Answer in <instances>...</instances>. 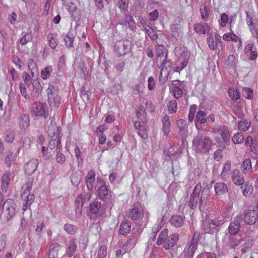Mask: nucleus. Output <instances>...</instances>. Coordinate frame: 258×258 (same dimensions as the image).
I'll return each instance as SVG.
<instances>
[{"mask_svg":"<svg viewBox=\"0 0 258 258\" xmlns=\"http://www.w3.org/2000/svg\"><path fill=\"white\" fill-rule=\"evenodd\" d=\"M213 145L212 140L209 137L203 135L197 136L192 140V149L198 154L208 153Z\"/></svg>","mask_w":258,"mask_h":258,"instance_id":"1","label":"nucleus"},{"mask_svg":"<svg viewBox=\"0 0 258 258\" xmlns=\"http://www.w3.org/2000/svg\"><path fill=\"white\" fill-rule=\"evenodd\" d=\"M132 43L127 39L116 41L114 45V52L117 57L124 56L131 51Z\"/></svg>","mask_w":258,"mask_h":258,"instance_id":"2","label":"nucleus"},{"mask_svg":"<svg viewBox=\"0 0 258 258\" xmlns=\"http://www.w3.org/2000/svg\"><path fill=\"white\" fill-rule=\"evenodd\" d=\"M19 209L15 202L11 199L5 201L2 206L3 213L6 216L7 221L12 220Z\"/></svg>","mask_w":258,"mask_h":258,"instance_id":"3","label":"nucleus"},{"mask_svg":"<svg viewBox=\"0 0 258 258\" xmlns=\"http://www.w3.org/2000/svg\"><path fill=\"white\" fill-rule=\"evenodd\" d=\"M48 106L46 103L37 102L32 105L31 113L35 116L47 118L49 116Z\"/></svg>","mask_w":258,"mask_h":258,"instance_id":"4","label":"nucleus"},{"mask_svg":"<svg viewBox=\"0 0 258 258\" xmlns=\"http://www.w3.org/2000/svg\"><path fill=\"white\" fill-rule=\"evenodd\" d=\"M48 102L49 104H54V106L58 107L61 102V98L58 95V90L57 87L49 85L47 89Z\"/></svg>","mask_w":258,"mask_h":258,"instance_id":"5","label":"nucleus"},{"mask_svg":"<svg viewBox=\"0 0 258 258\" xmlns=\"http://www.w3.org/2000/svg\"><path fill=\"white\" fill-rule=\"evenodd\" d=\"M210 188L208 185H206L203 188L200 194L199 199V209L201 211H203L206 208L209 206L210 204Z\"/></svg>","mask_w":258,"mask_h":258,"instance_id":"6","label":"nucleus"},{"mask_svg":"<svg viewBox=\"0 0 258 258\" xmlns=\"http://www.w3.org/2000/svg\"><path fill=\"white\" fill-rule=\"evenodd\" d=\"M201 189V183H199L195 187L193 192L190 196L188 206L192 210L196 209L197 207L198 201L200 197Z\"/></svg>","mask_w":258,"mask_h":258,"instance_id":"7","label":"nucleus"},{"mask_svg":"<svg viewBox=\"0 0 258 258\" xmlns=\"http://www.w3.org/2000/svg\"><path fill=\"white\" fill-rule=\"evenodd\" d=\"M219 133L222 137V139L220 138H216L215 141L217 144L220 142L223 143L225 145L230 144V135L228 128L225 125H221L219 127Z\"/></svg>","mask_w":258,"mask_h":258,"instance_id":"8","label":"nucleus"},{"mask_svg":"<svg viewBox=\"0 0 258 258\" xmlns=\"http://www.w3.org/2000/svg\"><path fill=\"white\" fill-rule=\"evenodd\" d=\"M243 215L244 222L247 225H253L258 221V212L256 210H245Z\"/></svg>","mask_w":258,"mask_h":258,"instance_id":"9","label":"nucleus"},{"mask_svg":"<svg viewBox=\"0 0 258 258\" xmlns=\"http://www.w3.org/2000/svg\"><path fill=\"white\" fill-rule=\"evenodd\" d=\"M208 36L207 42L211 49L214 50L218 47L222 48V44L220 35L215 33L213 36L212 34H210Z\"/></svg>","mask_w":258,"mask_h":258,"instance_id":"10","label":"nucleus"},{"mask_svg":"<svg viewBox=\"0 0 258 258\" xmlns=\"http://www.w3.org/2000/svg\"><path fill=\"white\" fill-rule=\"evenodd\" d=\"M91 214L102 216L105 212V208L102 206L100 202L95 201L89 205Z\"/></svg>","mask_w":258,"mask_h":258,"instance_id":"11","label":"nucleus"},{"mask_svg":"<svg viewBox=\"0 0 258 258\" xmlns=\"http://www.w3.org/2000/svg\"><path fill=\"white\" fill-rule=\"evenodd\" d=\"M119 24L133 31H135L137 29L136 22L133 17L129 14H125L123 18L119 22Z\"/></svg>","mask_w":258,"mask_h":258,"instance_id":"12","label":"nucleus"},{"mask_svg":"<svg viewBox=\"0 0 258 258\" xmlns=\"http://www.w3.org/2000/svg\"><path fill=\"white\" fill-rule=\"evenodd\" d=\"M241 217H237L233 221L231 222L228 228L230 235H236L239 232L241 225L240 221Z\"/></svg>","mask_w":258,"mask_h":258,"instance_id":"13","label":"nucleus"},{"mask_svg":"<svg viewBox=\"0 0 258 258\" xmlns=\"http://www.w3.org/2000/svg\"><path fill=\"white\" fill-rule=\"evenodd\" d=\"M177 126L178 130V134L181 136L183 142L186 139L188 133L186 121L183 119H179L177 121Z\"/></svg>","mask_w":258,"mask_h":258,"instance_id":"14","label":"nucleus"},{"mask_svg":"<svg viewBox=\"0 0 258 258\" xmlns=\"http://www.w3.org/2000/svg\"><path fill=\"white\" fill-rule=\"evenodd\" d=\"M202 228L206 233L213 234L218 232L217 228L212 224V221L210 219L203 222Z\"/></svg>","mask_w":258,"mask_h":258,"instance_id":"15","label":"nucleus"},{"mask_svg":"<svg viewBox=\"0 0 258 258\" xmlns=\"http://www.w3.org/2000/svg\"><path fill=\"white\" fill-rule=\"evenodd\" d=\"M38 163V159L35 158L28 162L24 166L25 173L28 175L32 174L37 169Z\"/></svg>","mask_w":258,"mask_h":258,"instance_id":"16","label":"nucleus"},{"mask_svg":"<svg viewBox=\"0 0 258 258\" xmlns=\"http://www.w3.org/2000/svg\"><path fill=\"white\" fill-rule=\"evenodd\" d=\"M179 235L176 233L170 235L165 240L164 247L166 250L172 248L178 240Z\"/></svg>","mask_w":258,"mask_h":258,"instance_id":"17","label":"nucleus"},{"mask_svg":"<svg viewBox=\"0 0 258 258\" xmlns=\"http://www.w3.org/2000/svg\"><path fill=\"white\" fill-rule=\"evenodd\" d=\"M194 30L197 33L204 34L208 33L210 30V27L206 23L200 22L194 25Z\"/></svg>","mask_w":258,"mask_h":258,"instance_id":"18","label":"nucleus"},{"mask_svg":"<svg viewBox=\"0 0 258 258\" xmlns=\"http://www.w3.org/2000/svg\"><path fill=\"white\" fill-rule=\"evenodd\" d=\"M207 121L206 113L202 110L198 111L196 115L195 124L197 129L199 130V123L203 124Z\"/></svg>","mask_w":258,"mask_h":258,"instance_id":"19","label":"nucleus"},{"mask_svg":"<svg viewBox=\"0 0 258 258\" xmlns=\"http://www.w3.org/2000/svg\"><path fill=\"white\" fill-rule=\"evenodd\" d=\"M95 180V174L93 170L88 172L86 179V185L89 191H91L94 188Z\"/></svg>","mask_w":258,"mask_h":258,"instance_id":"20","label":"nucleus"},{"mask_svg":"<svg viewBox=\"0 0 258 258\" xmlns=\"http://www.w3.org/2000/svg\"><path fill=\"white\" fill-rule=\"evenodd\" d=\"M214 189L217 196L224 195L228 191L227 184L222 182L216 183L214 185Z\"/></svg>","mask_w":258,"mask_h":258,"instance_id":"21","label":"nucleus"},{"mask_svg":"<svg viewBox=\"0 0 258 258\" xmlns=\"http://www.w3.org/2000/svg\"><path fill=\"white\" fill-rule=\"evenodd\" d=\"M76 239L72 238L69 242L66 249V254L68 257H71L74 254L77 249Z\"/></svg>","mask_w":258,"mask_h":258,"instance_id":"22","label":"nucleus"},{"mask_svg":"<svg viewBox=\"0 0 258 258\" xmlns=\"http://www.w3.org/2000/svg\"><path fill=\"white\" fill-rule=\"evenodd\" d=\"M233 182L236 185H242L244 183V178L238 170H234L232 173Z\"/></svg>","mask_w":258,"mask_h":258,"instance_id":"23","label":"nucleus"},{"mask_svg":"<svg viewBox=\"0 0 258 258\" xmlns=\"http://www.w3.org/2000/svg\"><path fill=\"white\" fill-rule=\"evenodd\" d=\"M10 172L6 171L1 178L2 189L6 192L10 183Z\"/></svg>","mask_w":258,"mask_h":258,"instance_id":"24","label":"nucleus"},{"mask_svg":"<svg viewBox=\"0 0 258 258\" xmlns=\"http://www.w3.org/2000/svg\"><path fill=\"white\" fill-rule=\"evenodd\" d=\"M162 131L166 136L168 135L170 132L171 123L169 116L166 114L162 118Z\"/></svg>","mask_w":258,"mask_h":258,"instance_id":"25","label":"nucleus"},{"mask_svg":"<svg viewBox=\"0 0 258 258\" xmlns=\"http://www.w3.org/2000/svg\"><path fill=\"white\" fill-rule=\"evenodd\" d=\"M131 228V222L124 220L119 226V232L121 235H126L130 232Z\"/></svg>","mask_w":258,"mask_h":258,"instance_id":"26","label":"nucleus"},{"mask_svg":"<svg viewBox=\"0 0 258 258\" xmlns=\"http://www.w3.org/2000/svg\"><path fill=\"white\" fill-rule=\"evenodd\" d=\"M197 245L193 244L186 245L184 250L185 258H193L196 251L197 249Z\"/></svg>","mask_w":258,"mask_h":258,"instance_id":"27","label":"nucleus"},{"mask_svg":"<svg viewBox=\"0 0 258 258\" xmlns=\"http://www.w3.org/2000/svg\"><path fill=\"white\" fill-rule=\"evenodd\" d=\"M241 239L238 236L235 235H230L228 238L227 245L230 248H234L239 245Z\"/></svg>","mask_w":258,"mask_h":258,"instance_id":"28","label":"nucleus"},{"mask_svg":"<svg viewBox=\"0 0 258 258\" xmlns=\"http://www.w3.org/2000/svg\"><path fill=\"white\" fill-rule=\"evenodd\" d=\"M170 223L175 227H181L184 223L183 218L181 216L173 215L170 219Z\"/></svg>","mask_w":258,"mask_h":258,"instance_id":"29","label":"nucleus"},{"mask_svg":"<svg viewBox=\"0 0 258 258\" xmlns=\"http://www.w3.org/2000/svg\"><path fill=\"white\" fill-rule=\"evenodd\" d=\"M60 247L61 245L57 242L51 244L49 247V257L56 258L58 255V252Z\"/></svg>","mask_w":258,"mask_h":258,"instance_id":"30","label":"nucleus"},{"mask_svg":"<svg viewBox=\"0 0 258 258\" xmlns=\"http://www.w3.org/2000/svg\"><path fill=\"white\" fill-rule=\"evenodd\" d=\"M28 65L29 70L31 71V76H32V78L36 79L39 74L36 62L33 59H29Z\"/></svg>","mask_w":258,"mask_h":258,"instance_id":"31","label":"nucleus"},{"mask_svg":"<svg viewBox=\"0 0 258 258\" xmlns=\"http://www.w3.org/2000/svg\"><path fill=\"white\" fill-rule=\"evenodd\" d=\"M172 66V62L171 59H168V58H164L162 60V63L161 65V70L162 72L165 71V73H169L170 72Z\"/></svg>","mask_w":258,"mask_h":258,"instance_id":"32","label":"nucleus"},{"mask_svg":"<svg viewBox=\"0 0 258 258\" xmlns=\"http://www.w3.org/2000/svg\"><path fill=\"white\" fill-rule=\"evenodd\" d=\"M200 13L202 19L205 21L209 19L210 9L206 4H202L200 7Z\"/></svg>","mask_w":258,"mask_h":258,"instance_id":"33","label":"nucleus"},{"mask_svg":"<svg viewBox=\"0 0 258 258\" xmlns=\"http://www.w3.org/2000/svg\"><path fill=\"white\" fill-rule=\"evenodd\" d=\"M181 58H178L174 64V67L172 68L173 72L180 73L187 65L186 61H182Z\"/></svg>","mask_w":258,"mask_h":258,"instance_id":"34","label":"nucleus"},{"mask_svg":"<svg viewBox=\"0 0 258 258\" xmlns=\"http://www.w3.org/2000/svg\"><path fill=\"white\" fill-rule=\"evenodd\" d=\"M241 168L242 172L244 174L252 172L251 162L249 158L246 159L243 161Z\"/></svg>","mask_w":258,"mask_h":258,"instance_id":"35","label":"nucleus"},{"mask_svg":"<svg viewBox=\"0 0 258 258\" xmlns=\"http://www.w3.org/2000/svg\"><path fill=\"white\" fill-rule=\"evenodd\" d=\"M97 195L98 198L103 201L107 199L108 195V188L105 185L100 186L97 190Z\"/></svg>","mask_w":258,"mask_h":258,"instance_id":"36","label":"nucleus"},{"mask_svg":"<svg viewBox=\"0 0 258 258\" xmlns=\"http://www.w3.org/2000/svg\"><path fill=\"white\" fill-rule=\"evenodd\" d=\"M156 52L157 56L160 57L161 60L164 59V58H168V50L163 45H158L157 47Z\"/></svg>","mask_w":258,"mask_h":258,"instance_id":"37","label":"nucleus"},{"mask_svg":"<svg viewBox=\"0 0 258 258\" xmlns=\"http://www.w3.org/2000/svg\"><path fill=\"white\" fill-rule=\"evenodd\" d=\"M143 215L141 210L135 207L131 210L129 216L133 220H137Z\"/></svg>","mask_w":258,"mask_h":258,"instance_id":"38","label":"nucleus"},{"mask_svg":"<svg viewBox=\"0 0 258 258\" xmlns=\"http://www.w3.org/2000/svg\"><path fill=\"white\" fill-rule=\"evenodd\" d=\"M19 123L21 128L26 129L30 125L29 116L26 114H23L20 117Z\"/></svg>","mask_w":258,"mask_h":258,"instance_id":"39","label":"nucleus"},{"mask_svg":"<svg viewBox=\"0 0 258 258\" xmlns=\"http://www.w3.org/2000/svg\"><path fill=\"white\" fill-rule=\"evenodd\" d=\"M246 22L248 27L258 24V21L254 19V15L251 12H246Z\"/></svg>","mask_w":258,"mask_h":258,"instance_id":"40","label":"nucleus"},{"mask_svg":"<svg viewBox=\"0 0 258 258\" xmlns=\"http://www.w3.org/2000/svg\"><path fill=\"white\" fill-rule=\"evenodd\" d=\"M136 244V238L135 236L132 235L130 236V238H129L126 243L123 245V248L125 249V252L123 253H125L127 250L133 248Z\"/></svg>","mask_w":258,"mask_h":258,"instance_id":"41","label":"nucleus"},{"mask_svg":"<svg viewBox=\"0 0 258 258\" xmlns=\"http://www.w3.org/2000/svg\"><path fill=\"white\" fill-rule=\"evenodd\" d=\"M218 144L220 149L217 150L214 152V158L217 161H219L222 158V151L225 149L226 145L221 142Z\"/></svg>","mask_w":258,"mask_h":258,"instance_id":"42","label":"nucleus"},{"mask_svg":"<svg viewBox=\"0 0 258 258\" xmlns=\"http://www.w3.org/2000/svg\"><path fill=\"white\" fill-rule=\"evenodd\" d=\"M233 112L239 118L243 119L245 117L242 107L237 104L233 105L232 107Z\"/></svg>","mask_w":258,"mask_h":258,"instance_id":"43","label":"nucleus"},{"mask_svg":"<svg viewBox=\"0 0 258 258\" xmlns=\"http://www.w3.org/2000/svg\"><path fill=\"white\" fill-rule=\"evenodd\" d=\"M168 230L167 229H164L163 230H162L156 241L157 244L158 245H160L164 242H165L167 238L169 237L168 236Z\"/></svg>","mask_w":258,"mask_h":258,"instance_id":"44","label":"nucleus"},{"mask_svg":"<svg viewBox=\"0 0 258 258\" xmlns=\"http://www.w3.org/2000/svg\"><path fill=\"white\" fill-rule=\"evenodd\" d=\"M21 197L27 204L31 205L35 199L34 195L31 194L30 192H23L21 194Z\"/></svg>","mask_w":258,"mask_h":258,"instance_id":"45","label":"nucleus"},{"mask_svg":"<svg viewBox=\"0 0 258 258\" xmlns=\"http://www.w3.org/2000/svg\"><path fill=\"white\" fill-rule=\"evenodd\" d=\"M82 194L79 195L75 201V204L76 206V213L81 214L82 208L84 206L82 200Z\"/></svg>","mask_w":258,"mask_h":258,"instance_id":"46","label":"nucleus"},{"mask_svg":"<svg viewBox=\"0 0 258 258\" xmlns=\"http://www.w3.org/2000/svg\"><path fill=\"white\" fill-rule=\"evenodd\" d=\"M61 127L60 126L56 127L55 131L50 129V126L48 127V136L50 139H57V138L60 135Z\"/></svg>","mask_w":258,"mask_h":258,"instance_id":"47","label":"nucleus"},{"mask_svg":"<svg viewBox=\"0 0 258 258\" xmlns=\"http://www.w3.org/2000/svg\"><path fill=\"white\" fill-rule=\"evenodd\" d=\"M218 220L223 224L224 223L226 222L230 217L229 211L228 209H226L225 211L222 213L220 215H217L215 216Z\"/></svg>","mask_w":258,"mask_h":258,"instance_id":"48","label":"nucleus"},{"mask_svg":"<svg viewBox=\"0 0 258 258\" xmlns=\"http://www.w3.org/2000/svg\"><path fill=\"white\" fill-rule=\"evenodd\" d=\"M63 229L68 234L71 235L75 234L78 230V228L76 226L68 223L64 225Z\"/></svg>","mask_w":258,"mask_h":258,"instance_id":"49","label":"nucleus"},{"mask_svg":"<svg viewBox=\"0 0 258 258\" xmlns=\"http://www.w3.org/2000/svg\"><path fill=\"white\" fill-rule=\"evenodd\" d=\"M231 163L229 161H227L223 165V170L221 173L222 178L226 177L229 174L231 170Z\"/></svg>","mask_w":258,"mask_h":258,"instance_id":"50","label":"nucleus"},{"mask_svg":"<svg viewBox=\"0 0 258 258\" xmlns=\"http://www.w3.org/2000/svg\"><path fill=\"white\" fill-rule=\"evenodd\" d=\"M82 176L78 172L73 173L71 176V180L74 186H78L80 183Z\"/></svg>","mask_w":258,"mask_h":258,"instance_id":"51","label":"nucleus"},{"mask_svg":"<svg viewBox=\"0 0 258 258\" xmlns=\"http://www.w3.org/2000/svg\"><path fill=\"white\" fill-rule=\"evenodd\" d=\"M242 95L248 99H252L253 98V90L250 88L245 87L242 89Z\"/></svg>","mask_w":258,"mask_h":258,"instance_id":"52","label":"nucleus"},{"mask_svg":"<svg viewBox=\"0 0 258 258\" xmlns=\"http://www.w3.org/2000/svg\"><path fill=\"white\" fill-rule=\"evenodd\" d=\"M33 86V91L37 94H39L42 91V87L39 82L37 80V77L31 83Z\"/></svg>","mask_w":258,"mask_h":258,"instance_id":"53","label":"nucleus"},{"mask_svg":"<svg viewBox=\"0 0 258 258\" xmlns=\"http://www.w3.org/2000/svg\"><path fill=\"white\" fill-rule=\"evenodd\" d=\"M64 41L66 43V45L67 48H71L74 47L73 42L74 41V36L70 34H69L66 36L64 38Z\"/></svg>","mask_w":258,"mask_h":258,"instance_id":"54","label":"nucleus"},{"mask_svg":"<svg viewBox=\"0 0 258 258\" xmlns=\"http://www.w3.org/2000/svg\"><path fill=\"white\" fill-rule=\"evenodd\" d=\"M52 72V67L50 66H47V67L43 69L41 72V76L42 78L44 80L48 79L50 77Z\"/></svg>","mask_w":258,"mask_h":258,"instance_id":"55","label":"nucleus"},{"mask_svg":"<svg viewBox=\"0 0 258 258\" xmlns=\"http://www.w3.org/2000/svg\"><path fill=\"white\" fill-rule=\"evenodd\" d=\"M168 112L170 114L175 113L177 109V104L175 100H171L167 105Z\"/></svg>","mask_w":258,"mask_h":258,"instance_id":"56","label":"nucleus"},{"mask_svg":"<svg viewBox=\"0 0 258 258\" xmlns=\"http://www.w3.org/2000/svg\"><path fill=\"white\" fill-rule=\"evenodd\" d=\"M22 78L24 82V84L26 85L27 87H29L30 84L32 83V79L34 80V78H32L28 73L26 72H24L22 74Z\"/></svg>","mask_w":258,"mask_h":258,"instance_id":"57","label":"nucleus"},{"mask_svg":"<svg viewBox=\"0 0 258 258\" xmlns=\"http://www.w3.org/2000/svg\"><path fill=\"white\" fill-rule=\"evenodd\" d=\"M250 126V122L246 119L240 121L238 123V128L241 131H247Z\"/></svg>","mask_w":258,"mask_h":258,"instance_id":"58","label":"nucleus"},{"mask_svg":"<svg viewBox=\"0 0 258 258\" xmlns=\"http://www.w3.org/2000/svg\"><path fill=\"white\" fill-rule=\"evenodd\" d=\"M33 37L31 32L25 33L23 36L20 39V43L22 45H25L28 42L32 40Z\"/></svg>","mask_w":258,"mask_h":258,"instance_id":"59","label":"nucleus"},{"mask_svg":"<svg viewBox=\"0 0 258 258\" xmlns=\"http://www.w3.org/2000/svg\"><path fill=\"white\" fill-rule=\"evenodd\" d=\"M33 179L31 177H29L27 179L26 183L23 186L22 189L23 192H30L32 186V183Z\"/></svg>","mask_w":258,"mask_h":258,"instance_id":"60","label":"nucleus"},{"mask_svg":"<svg viewBox=\"0 0 258 258\" xmlns=\"http://www.w3.org/2000/svg\"><path fill=\"white\" fill-rule=\"evenodd\" d=\"M145 30L146 34L152 40H155L157 39L158 35L157 33L150 27H149L147 29L146 28Z\"/></svg>","mask_w":258,"mask_h":258,"instance_id":"61","label":"nucleus"},{"mask_svg":"<svg viewBox=\"0 0 258 258\" xmlns=\"http://www.w3.org/2000/svg\"><path fill=\"white\" fill-rule=\"evenodd\" d=\"M107 246L103 245L101 246L97 252V258H105L107 255Z\"/></svg>","mask_w":258,"mask_h":258,"instance_id":"62","label":"nucleus"},{"mask_svg":"<svg viewBox=\"0 0 258 258\" xmlns=\"http://www.w3.org/2000/svg\"><path fill=\"white\" fill-rule=\"evenodd\" d=\"M5 139L7 142L12 143L14 139V133L11 130L6 131L5 133Z\"/></svg>","mask_w":258,"mask_h":258,"instance_id":"63","label":"nucleus"},{"mask_svg":"<svg viewBox=\"0 0 258 258\" xmlns=\"http://www.w3.org/2000/svg\"><path fill=\"white\" fill-rule=\"evenodd\" d=\"M243 141L244 138L242 133H237L232 138V141L234 144H240L242 143Z\"/></svg>","mask_w":258,"mask_h":258,"instance_id":"64","label":"nucleus"}]
</instances>
